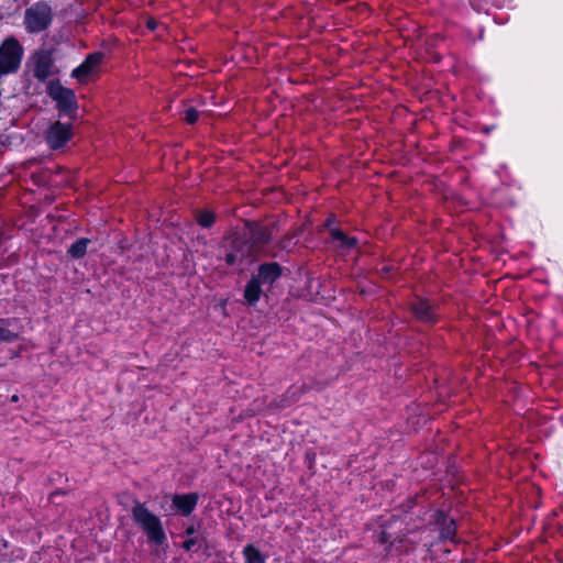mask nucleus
I'll return each instance as SVG.
<instances>
[{
    "instance_id": "nucleus-1",
    "label": "nucleus",
    "mask_w": 563,
    "mask_h": 563,
    "mask_svg": "<svg viewBox=\"0 0 563 563\" xmlns=\"http://www.w3.org/2000/svg\"><path fill=\"white\" fill-rule=\"evenodd\" d=\"M132 517L151 542L161 545L166 541V534L161 519L152 514L144 505L136 504L132 509Z\"/></svg>"
},
{
    "instance_id": "nucleus-21",
    "label": "nucleus",
    "mask_w": 563,
    "mask_h": 563,
    "mask_svg": "<svg viewBox=\"0 0 563 563\" xmlns=\"http://www.w3.org/2000/svg\"><path fill=\"white\" fill-rule=\"evenodd\" d=\"M194 532H195L194 527H190V528L187 529V533L188 534H192Z\"/></svg>"
},
{
    "instance_id": "nucleus-20",
    "label": "nucleus",
    "mask_w": 563,
    "mask_h": 563,
    "mask_svg": "<svg viewBox=\"0 0 563 563\" xmlns=\"http://www.w3.org/2000/svg\"><path fill=\"white\" fill-rule=\"evenodd\" d=\"M194 543H195V542H194V540H188V541H186V542L184 543V548H185V549H187V550H189V549H191V547L194 545Z\"/></svg>"
},
{
    "instance_id": "nucleus-12",
    "label": "nucleus",
    "mask_w": 563,
    "mask_h": 563,
    "mask_svg": "<svg viewBox=\"0 0 563 563\" xmlns=\"http://www.w3.org/2000/svg\"><path fill=\"white\" fill-rule=\"evenodd\" d=\"M437 521L441 526V538L452 540L455 534L454 520L440 512Z\"/></svg>"
},
{
    "instance_id": "nucleus-5",
    "label": "nucleus",
    "mask_w": 563,
    "mask_h": 563,
    "mask_svg": "<svg viewBox=\"0 0 563 563\" xmlns=\"http://www.w3.org/2000/svg\"><path fill=\"white\" fill-rule=\"evenodd\" d=\"M47 89L60 111L70 112L76 108V96L71 89L63 87L59 82H51Z\"/></svg>"
},
{
    "instance_id": "nucleus-4",
    "label": "nucleus",
    "mask_w": 563,
    "mask_h": 563,
    "mask_svg": "<svg viewBox=\"0 0 563 563\" xmlns=\"http://www.w3.org/2000/svg\"><path fill=\"white\" fill-rule=\"evenodd\" d=\"M102 60V53L95 52L89 54L86 59L71 71V77L80 84L89 81L99 73Z\"/></svg>"
},
{
    "instance_id": "nucleus-13",
    "label": "nucleus",
    "mask_w": 563,
    "mask_h": 563,
    "mask_svg": "<svg viewBox=\"0 0 563 563\" xmlns=\"http://www.w3.org/2000/svg\"><path fill=\"white\" fill-rule=\"evenodd\" d=\"M333 241L336 242L338 246L343 250L354 249L356 245V240L354 238L346 236L343 232L338 229H332L330 231Z\"/></svg>"
},
{
    "instance_id": "nucleus-17",
    "label": "nucleus",
    "mask_w": 563,
    "mask_h": 563,
    "mask_svg": "<svg viewBox=\"0 0 563 563\" xmlns=\"http://www.w3.org/2000/svg\"><path fill=\"white\" fill-rule=\"evenodd\" d=\"M16 339V334L8 329L7 321L0 320V341L11 342Z\"/></svg>"
},
{
    "instance_id": "nucleus-19",
    "label": "nucleus",
    "mask_w": 563,
    "mask_h": 563,
    "mask_svg": "<svg viewBox=\"0 0 563 563\" xmlns=\"http://www.w3.org/2000/svg\"><path fill=\"white\" fill-rule=\"evenodd\" d=\"M146 25L150 30L154 31L157 27V22L153 19H150L147 20Z\"/></svg>"
},
{
    "instance_id": "nucleus-9",
    "label": "nucleus",
    "mask_w": 563,
    "mask_h": 563,
    "mask_svg": "<svg viewBox=\"0 0 563 563\" xmlns=\"http://www.w3.org/2000/svg\"><path fill=\"white\" fill-rule=\"evenodd\" d=\"M280 275L279 267L275 263L262 265L258 275L255 277L260 279L261 284H272Z\"/></svg>"
},
{
    "instance_id": "nucleus-6",
    "label": "nucleus",
    "mask_w": 563,
    "mask_h": 563,
    "mask_svg": "<svg viewBox=\"0 0 563 563\" xmlns=\"http://www.w3.org/2000/svg\"><path fill=\"white\" fill-rule=\"evenodd\" d=\"M70 136V125L56 122L49 128L46 140L52 148H59L67 143Z\"/></svg>"
},
{
    "instance_id": "nucleus-2",
    "label": "nucleus",
    "mask_w": 563,
    "mask_h": 563,
    "mask_svg": "<svg viewBox=\"0 0 563 563\" xmlns=\"http://www.w3.org/2000/svg\"><path fill=\"white\" fill-rule=\"evenodd\" d=\"M52 21V10L46 3H36L25 11L24 24L29 32L45 30Z\"/></svg>"
},
{
    "instance_id": "nucleus-15",
    "label": "nucleus",
    "mask_w": 563,
    "mask_h": 563,
    "mask_svg": "<svg viewBox=\"0 0 563 563\" xmlns=\"http://www.w3.org/2000/svg\"><path fill=\"white\" fill-rule=\"evenodd\" d=\"M88 244V239H79L71 244V246L68 250V253L75 258L82 257L86 254Z\"/></svg>"
},
{
    "instance_id": "nucleus-16",
    "label": "nucleus",
    "mask_w": 563,
    "mask_h": 563,
    "mask_svg": "<svg viewBox=\"0 0 563 563\" xmlns=\"http://www.w3.org/2000/svg\"><path fill=\"white\" fill-rule=\"evenodd\" d=\"M198 223L203 228H209L214 222V216L211 211L203 210L197 214Z\"/></svg>"
},
{
    "instance_id": "nucleus-10",
    "label": "nucleus",
    "mask_w": 563,
    "mask_h": 563,
    "mask_svg": "<svg viewBox=\"0 0 563 563\" xmlns=\"http://www.w3.org/2000/svg\"><path fill=\"white\" fill-rule=\"evenodd\" d=\"M412 311L415 316L422 321L433 320L432 306L427 300L418 299L412 305Z\"/></svg>"
},
{
    "instance_id": "nucleus-18",
    "label": "nucleus",
    "mask_w": 563,
    "mask_h": 563,
    "mask_svg": "<svg viewBox=\"0 0 563 563\" xmlns=\"http://www.w3.org/2000/svg\"><path fill=\"white\" fill-rule=\"evenodd\" d=\"M185 120L192 124L198 120V111L194 108H189L186 110Z\"/></svg>"
},
{
    "instance_id": "nucleus-22",
    "label": "nucleus",
    "mask_w": 563,
    "mask_h": 563,
    "mask_svg": "<svg viewBox=\"0 0 563 563\" xmlns=\"http://www.w3.org/2000/svg\"><path fill=\"white\" fill-rule=\"evenodd\" d=\"M228 262L232 263V256L231 255L228 256Z\"/></svg>"
},
{
    "instance_id": "nucleus-11",
    "label": "nucleus",
    "mask_w": 563,
    "mask_h": 563,
    "mask_svg": "<svg viewBox=\"0 0 563 563\" xmlns=\"http://www.w3.org/2000/svg\"><path fill=\"white\" fill-rule=\"evenodd\" d=\"M261 285L260 279H256L255 277H253L246 285L244 298L249 305H255L260 300L262 294Z\"/></svg>"
},
{
    "instance_id": "nucleus-3",
    "label": "nucleus",
    "mask_w": 563,
    "mask_h": 563,
    "mask_svg": "<svg viewBox=\"0 0 563 563\" xmlns=\"http://www.w3.org/2000/svg\"><path fill=\"white\" fill-rule=\"evenodd\" d=\"M22 57V48L16 40L7 38L0 46V74L15 70Z\"/></svg>"
},
{
    "instance_id": "nucleus-7",
    "label": "nucleus",
    "mask_w": 563,
    "mask_h": 563,
    "mask_svg": "<svg viewBox=\"0 0 563 563\" xmlns=\"http://www.w3.org/2000/svg\"><path fill=\"white\" fill-rule=\"evenodd\" d=\"M52 60L51 57L45 54H36L34 56V76L41 80L47 78L51 75Z\"/></svg>"
},
{
    "instance_id": "nucleus-8",
    "label": "nucleus",
    "mask_w": 563,
    "mask_h": 563,
    "mask_svg": "<svg viewBox=\"0 0 563 563\" xmlns=\"http://www.w3.org/2000/svg\"><path fill=\"white\" fill-rule=\"evenodd\" d=\"M197 500L196 494L176 495L173 498L175 507L184 515H189L195 509Z\"/></svg>"
},
{
    "instance_id": "nucleus-14",
    "label": "nucleus",
    "mask_w": 563,
    "mask_h": 563,
    "mask_svg": "<svg viewBox=\"0 0 563 563\" xmlns=\"http://www.w3.org/2000/svg\"><path fill=\"white\" fill-rule=\"evenodd\" d=\"M245 563H265V558L253 544H247L243 549Z\"/></svg>"
}]
</instances>
